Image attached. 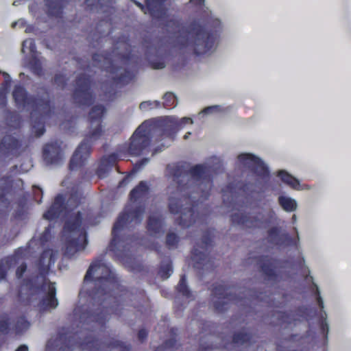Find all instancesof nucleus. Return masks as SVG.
Here are the masks:
<instances>
[{
  "instance_id": "obj_1",
  "label": "nucleus",
  "mask_w": 351,
  "mask_h": 351,
  "mask_svg": "<svg viewBox=\"0 0 351 351\" xmlns=\"http://www.w3.org/2000/svg\"><path fill=\"white\" fill-rule=\"evenodd\" d=\"M167 170L177 184L180 192L186 191L180 198L170 197L169 209L172 214H180L176 219V224L182 228H189L199 219L197 211L198 201L193 200L192 192L200 193L201 197H206L213 186V176L210 167L198 164L186 170L183 165L173 164L167 166Z\"/></svg>"
},
{
  "instance_id": "obj_2",
  "label": "nucleus",
  "mask_w": 351,
  "mask_h": 351,
  "mask_svg": "<svg viewBox=\"0 0 351 351\" xmlns=\"http://www.w3.org/2000/svg\"><path fill=\"white\" fill-rule=\"evenodd\" d=\"M89 280L94 281L95 284L91 295L101 299L102 303L88 318L104 326L110 315H120L123 302L130 291L120 284L119 278L101 259L95 260L90 265L84 278V282Z\"/></svg>"
},
{
  "instance_id": "obj_3",
  "label": "nucleus",
  "mask_w": 351,
  "mask_h": 351,
  "mask_svg": "<svg viewBox=\"0 0 351 351\" xmlns=\"http://www.w3.org/2000/svg\"><path fill=\"white\" fill-rule=\"evenodd\" d=\"M221 31V23L217 19L194 20L188 25L187 37L182 38L180 45L189 48L197 56L210 55L217 47Z\"/></svg>"
},
{
  "instance_id": "obj_4",
  "label": "nucleus",
  "mask_w": 351,
  "mask_h": 351,
  "mask_svg": "<svg viewBox=\"0 0 351 351\" xmlns=\"http://www.w3.org/2000/svg\"><path fill=\"white\" fill-rule=\"evenodd\" d=\"M149 195V187L145 181H141L130 193V200L134 203L145 204ZM145 212V205H139L134 209L125 208L119 215L112 230V239L109 243L110 251L116 252L122 240L120 232L128 225L138 224L141 222Z\"/></svg>"
},
{
  "instance_id": "obj_5",
  "label": "nucleus",
  "mask_w": 351,
  "mask_h": 351,
  "mask_svg": "<svg viewBox=\"0 0 351 351\" xmlns=\"http://www.w3.org/2000/svg\"><path fill=\"white\" fill-rule=\"evenodd\" d=\"M12 97L18 108L30 107L32 131L35 136L40 137L45 132V121L52 114L51 101L47 97H36L29 95L26 88L21 84L14 86Z\"/></svg>"
},
{
  "instance_id": "obj_6",
  "label": "nucleus",
  "mask_w": 351,
  "mask_h": 351,
  "mask_svg": "<svg viewBox=\"0 0 351 351\" xmlns=\"http://www.w3.org/2000/svg\"><path fill=\"white\" fill-rule=\"evenodd\" d=\"M53 263V253L50 250H45L40 255L37 261V267L39 276L36 278H41V283L36 285L34 279L26 278L23 280V285L29 291L42 292L45 293L40 301V306L43 310L55 308L58 305V301L56 297V289L54 282L48 280L47 275L50 267Z\"/></svg>"
},
{
  "instance_id": "obj_7",
  "label": "nucleus",
  "mask_w": 351,
  "mask_h": 351,
  "mask_svg": "<svg viewBox=\"0 0 351 351\" xmlns=\"http://www.w3.org/2000/svg\"><path fill=\"white\" fill-rule=\"evenodd\" d=\"M106 112L104 106H94L88 113L90 130L75 149L69 162V169L76 170L84 165L91 154L93 144L102 135V121Z\"/></svg>"
},
{
  "instance_id": "obj_8",
  "label": "nucleus",
  "mask_w": 351,
  "mask_h": 351,
  "mask_svg": "<svg viewBox=\"0 0 351 351\" xmlns=\"http://www.w3.org/2000/svg\"><path fill=\"white\" fill-rule=\"evenodd\" d=\"M82 214L78 211L71 215L63 226V235L66 237L64 255L71 258L79 251L85 249L88 244L87 233L82 227Z\"/></svg>"
},
{
  "instance_id": "obj_9",
  "label": "nucleus",
  "mask_w": 351,
  "mask_h": 351,
  "mask_svg": "<svg viewBox=\"0 0 351 351\" xmlns=\"http://www.w3.org/2000/svg\"><path fill=\"white\" fill-rule=\"evenodd\" d=\"M73 336L67 337L66 333H60L58 340L61 342L59 346V351H73L77 347L82 351H106L107 349L117 348L121 351H130L131 346L125 343L112 339L109 341H103L97 338H87L82 342H73Z\"/></svg>"
},
{
  "instance_id": "obj_10",
  "label": "nucleus",
  "mask_w": 351,
  "mask_h": 351,
  "mask_svg": "<svg viewBox=\"0 0 351 351\" xmlns=\"http://www.w3.org/2000/svg\"><path fill=\"white\" fill-rule=\"evenodd\" d=\"M213 231L212 230H206L200 241L195 243L191 251L193 267L203 272L211 271L215 267L214 260L210 256L213 248Z\"/></svg>"
},
{
  "instance_id": "obj_11",
  "label": "nucleus",
  "mask_w": 351,
  "mask_h": 351,
  "mask_svg": "<svg viewBox=\"0 0 351 351\" xmlns=\"http://www.w3.org/2000/svg\"><path fill=\"white\" fill-rule=\"evenodd\" d=\"M82 198V194L78 191L72 192L65 203V199L61 194L56 196L53 202L48 210L43 214V218L49 221H52L59 218L64 213L66 212L68 217L71 215L76 213H69L75 208H77L81 204Z\"/></svg>"
},
{
  "instance_id": "obj_12",
  "label": "nucleus",
  "mask_w": 351,
  "mask_h": 351,
  "mask_svg": "<svg viewBox=\"0 0 351 351\" xmlns=\"http://www.w3.org/2000/svg\"><path fill=\"white\" fill-rule=\"evenodd\" d=\"M154 132V128L149 121L143 122L130 139L128 153L132 156H140L149 146Z\"/></svg>"
},
{
  "instance_id": "obj_13",
  "label": "nucleus",
  "mask_w": 351,
  "mask_h": 351,
  "mask_svg": "<svg viewBox=\"0 0 351 351\" xmlns=\"http://www.w3.org/2000/svg\"><path fill=\"white\" fill-rule=\"evenodd\" d=\"M230 289V287L223 284L216 285L213 287L212 295L217 299V300L213 302L215 312H225L230 303L240 306L247 302V300L251 301L249 298L245 297L243 298L235 293H232L231 291H229Z\"/></svg>"
},
{
  "instance_id": "obj_14",
  "label": "nucleus",
  "mask_w": 351,
  "mask_h": 351,
  "mask_svg": "<svg viewBox=\"0 0 351 351\" xmlns=\"http://www.w3.org/2000/svg\"><path fill=\"white\" fill-rule=\"evenodd\" d=\"M75 88L73 92V99L80 106H90L95 100L91 90L93 81L91 77L85 73L79 74L75 81Z\"/></svg>"
},
{
  "instance_id": "obj_15",
  "label": "nucleus",
  "mask_w": 351,
  "mask_h": 351,
  "mask_svg": "<svg viewBox=\"0 0 351 351\" xmlns=\"http://www.w3.org/2000/svg\"><path fill=\"white\" fill-rule=\"evenodd\" d=\"M237 158L241 163L247 165L258 177L262 179L269 178V169L259 158L247 153L241 154Z\"/></svg>"
},
{
  "instance_id": "obj_16",
  "label": "nucleus",
  "mask_w": 351,
  "mask_h": 351,
  "mask_svg": "<svg viewBox=\"0 0 351 351\" xmlns=\"http://www.w3.org/2000/svg\"><path fill=\"white\" fill-rule=\"evenodd\" d=\"M138 7L145 14L147 10L154 19L160 20L167 15V9L165 8V3L167 0H145V5L136 0H130Z\"/></svg>"
},
{
  "instance_id": "obj_17",
  "label": "nucleus",
  "mask_w": 351,
  "mask_h": 351,
  "mask_svg": "<svg viewBox=\"0 0 351 351\" xmlns=\"http://www.w3.org/2000/svg\"><path fill=\"white\" fill-rule=\"evenodd\" d=\"M62 144V141L56 140L44 145L43 157L47 164L58 165L62 161L63 157Z\"/></svg>"
},
{
  "instance_id": "obj_18",
  "label": "nucleus",
  "mask_w": 351,
  "mask_h": 351,
  "mask_svg": "<svg viewBox=\"0 0 351 351\" xmlns=\"http://www.w3.org/2000/svg\"><path fill=\"white\" fill-rule=\"evenodd\" d=\"M267 241L278 246H289L295 244L293 239L287 232H281L280 227H272L267 230Z\"/></svg>"
},
{
  "instance_id": "obj_19",
  "label": "nucleus",
  "mask_w": 351,
  "mask_h": 351,
  "mask_svg": "<svg viewBox=\"0 0 351 351\" xmlns=\"http://www.w3.org/2000/svg\"><path fill=\"white\" fill-rule=\"evenodd\" d=\"M278 260L268 256H261L258 258V264L261 271L269 280H276L278 274L275 270Z\"/></svg>"
},
{
  "instance_id": "obj_20",
  "label": "nucleus",
  "mask_w": 351,
  "mask_h": 351,
  "mask_svg": "<svg viewBox=\"0 0 351 351\" xmlns=\"http://www.w3.org/2000/svg\"><path fill=\"white\" fill-rule=\"evenodd\" d=\"M230 217L233 225H238L246 228H258L262 224V221L258 216H250L244 213H234Z\"/></svg>"
},
{
  "instance_id": "obj_21",
  "label": "nucleus",
  "mask_w": 351,
  "mask_h": 351,
  "mask_svg": "<svg viewBox=\"0 0 351 351\" xmlns=\"http://www.w3.org/2000/svg\"><path fill=\"white\" fill-rule=\"evenodd\" d=\"M69 0H44L45 12L49 17L62 19L64 9Z\"/></svg>"
},
{
  "instance_id": "obj_22",
  "label": "nucleus",
  "mask_w": 351,
  "mask_h": 351,
  "mask_svg": "<svg viewBox=\"0 0 351 351\" xmlns=\"http://www.w3.org/2000/svg\"><path fill=\"white\" fill-rule=\"evenodd\" d=\"M118 161V155L112 153L108 156H104L99 162V167L96 171V174L99 178H104L106 174L112 169Z\"/></svg>"
},
{
  "instance_id": "obj_23",
  "label": "nucleus",
  "mask_w": 351,
  "mask_h": 351,
  "mask_svg": "<svg viewBox=\"0 0 351 351\" xmlns=\"http://www.w3.org/2000/svg\"><path fill=\"white\" fill-rule=\"evenodd\" d=\"M21 146L19 141L12 135H5L0 143V149L5 154H15Z\"/></svg>"
},
{
  "instance_id": "obj_24",
  "label": "nucleus",
  "mask_w": 351,
  "mask_h": 351,
  "mask_svg": "<svg viewBox=\"0 0 351 351\" xmlns=\"http://www.w3.org/2000/svg\"><path fill=\"white\" fill-rule=\"evenodd\" d=\"M164 219L162 216H149L147 219V229L152 236H156L162 232Z\"/></svg>"
},
{
  "instance_id": "obj_25",
  "label": "nucleus",
  "mask_w": 351,
  "mask_h": 351,
  "mask_svg": "<svg viewBox=\"0 0 351 351\" xmlns=\"http://www.w3.org/2000/svg\"><path fill=\"white\" fill-rule=\"evenodd\" d=\"M0 182H3V185L0 186V204L8 208L10 202L6 195L10 192L12 188V180L9 176H3L0 178Z\"/></svg>"
},
{
  "instance_id": "obj_26",
  "label": "nucleus",
  "mask_w": 351,
  "mask_h": 351,
  "mask_svg": "<svg viewBox=\"0 0 351 351\" xmlns=\"http://www.w3.org/2000/svg\"><path fill=\"white\" fill-rule=\"evenodd\" d=\"M278 176L280 178V180L290 187L295 190H300L301 186L300 181L289 174L285 170H280L278 172Z\"/></svg>"
},
{
  "instance_id": "obj_27",
  "label": "nucleus",
  "mask_w": 351,
  "mask_h": 351,
  "mask_svg": "<svg viewBox=\"0 0 351 351\" xmlns=\"http://www.w3.org/2000/svg\"><path fill=\"white\" fill-rule=\"evenodd\" d=\"M92 60L93 62L94 66L101 68V69H103V67H104L103 64H101L102 62L109 63L110 64V66H109V68L110 69H106V70L107 71H110V73H116V71H114V68L113 66L112 62L110 60V58L108 57V56H106V55L104 56L103 54L95 53H93L92 56Z\"/></svg>"
},
{
  "instance_id": "obj_28",
  "label": "nucleus",
  "mask_w": 351,
  "mask_h": 351,
  "mask_svg": "<svg viewBox=\"0 0 351 351\" xmlns=\"http://www.w3.org/2000/svg\"><path fill=\"white\" fill-rule=\"evenodd\" d=\"M165 27L169 32L173 34L176 37H178V35L184 32V27L182 23L176 19H168L165 23Z\"/></svg>"
},
{
  "instance_id": "obj_29",
  "label": "nucleus",
  "mask_w": 351,
  "mask_h": 351,
  "mask_svg": "<svg viewBox=\"0 0 351 351\" xmlns=\"http://www.w3.org/2000/svg\"><path fill=\"white\" fill-rule=\"evenodd\" d=\"M278 203L284 210L286 212H293L297 208V202L295 199L280 195L278 197Z\"/></svg>"
},
{
  "instance_id": "obj_30",
  "label": "nucleus",
  "mask_w": 351,
  "mask_h": 351,
  "mask_svg": "<svg viewBox=\"0 0 351 351\" xmlns=\"http://www.w3.org/2000/svg\"><path fill=\"white\" fill-rule=\"evenodd\" d=\"M14 256H9L3 258L0 261V280L6 278L8 270L15 263Z\"/></svg>"
},
{
  "instance_id": "obj_31",
  "label": "nucleus",
  "mask_w": 351,
  "mask_h": 351,
  "mask_svg": "<svg viewBox=\"0 0 351 351\" xmlns=\"http://www.w3.org/2000/svg\"><path fill=\"white\" fill-rule=\"evenodd\" d=\"M177 329L172 328L170 330V333L173 336L169 339L166 340L162 346L156 348L155 351H165L166 350H173L176 348L177 341L176 339Z\"/></svg>"
},
{
  "instance_id": "obj_32",
  "label": "nucleus",
  "mask_w": 351,
  "mask_h": 351,
  "mask_svg": "<svg viewBox=\"0 0 351 351\" xmlns=\"http://www.w3.org/2000/svg\"><path fill=\"white\" fill-rule=\"evenodd\" d=\"M180 241V237L176 232H169L166 234L165 245L169 250H172L177 249Z\"/></svg>"
},
{
  "instance_id": "obj_33",
  "label": "nucleus",
  "mask_w": 351,
  "mask_h": 351,
  "mask_svg": "<svg viewBox=\"0 0 351 351\" xmlns=\"http://www.w3.org/2000/svg\"><path fill=\"white\" fill-rule=\"evenodd\" d=\"M173 273L172 262L169 258L165 263L162 264L158 269V274L162 280H166L170 277Z\"/></svg>"
},
{
  "instance_id": "obj_34",
  "label": "nucleus",
  "mask_w": 351,
  "mask_h": 351,
  "mask_svg": "<svg viewBox=\"0 0 351 351\" xmlns=\"http://www.w3.org/2000/svg\"><path fill=\"white\" fill-rule=\"evenodd\" d=\"M177 291L181 293L183 296L186 298H190L192 296V293L189 290L187 283L186 278L185 274L181 276L180 281L176 287Z\"/></svg>"
},
{
  "instance_id": "obj_35",
  "label": "nucleus",
  "mask_w": 351,
  "mask_h": 351,
  "mask_svg": "<svg viewBox=\"0 0 351 351\" xmlns=\"http://www.w3.org/2000/svg\"><path fill=\"white\" fill-rule=\"evenodd\" d=\"M252 335L248 332H238L232 336V342L235 344H245L251 342Z\"/></svg>"
},
{
  "instance_id": "obj_36",
  "label": "nucleus",
  "mask_w": 351,
  "mask_h": 351,
  "mask_svg": "<svg viewBox=\"0 0 351 351\" xmlns=\"http://www.w3.org/2000/svg\"><path fill=\"white\" fill-rule=\"evenodd\" d=\"M163 106L165 108H173L177 105V98L173 93H166L163 96Z\"/></svg>"
},
{
  "instance_id": "obj_37",
  "label": "nucleus",
  "mask_w": 351,
  "mask_h": 351,
  "mask_svg": "<svg viewBox=\"0 0 351 351\" xmlns=\"http://www.w3.org/2000/svg\"><path fill=\"white\" fill-rule=\"evenodd\" d=\"M29 65L32 72L35 75L38 76H41L43 75L42 63L38 58L35 57L33 58L29 62Z\"/></svg>"
},
{
  "instance_id": "obj_38",
  "label": "nucleus",
  "mask_w": 351,
  "mask_h": 351,
  "mask_svg": "<svg viewBox=\"0 0 351 351\" xmlns=\"http://www.w3.org/2000/svg\"><path fill=\"white\" fill-rule=\"evenodd\" d=\"M29 322L27 320L25 316L18 317L16 324L15 330L17 333L23 332L27 330L29 327Z\"/></svg>"
},
{
  "instance_id": "obj_39",
  "label": "nucleus",
  "mask_w": 351,
  "mask_h": 351,
  "mask_svg": "<svg viewBox=\"0 0 351 351\" xmlns=\"http://www.w3.org/2000/svg\"><path fill=\"white\" fill-rule=\"evenodd\" d=\"M158 131L160 139L168 137L173 140L176 134L175 129L172 126H165L162 128H160Z\"/></svg>"
},
{
  "instance_id": "obj_40",
  "label": "nucleus",
  "mask_w": 351,
  "mask_h": 351,
  "mask_svg": "<svg viewBox=\"0 0 351 351\" xmlns=\"http://www.w3.org/2000/svg\"><path fill=\"white\" fill-rule=\"evenodd\" d=\"M132 80V75L130 71L125 70L123 73L114 78L117 84H127Z\"/></svg>"
},
{
  "instance_id": "obj_41",
  "label": "nucleus",
  "mask_w": 351,
  "mask_h": 351,
  "mask_svg": "<svg viewBox=\"0 0 351 351\" xmlns=\"http://www.w3.org/2000/svg\"><path fill=\"white\" fill-rule=\"evenodd\" d=\"M18 208L15 210L14 213V217L16 219L20 220L23 218L25 215V205L26 202L25 199H20L18 202Z\"/></svg>"
},
{
  "instance_id": "obj_42",
  "label": "nucleus",
  "mask_w": 351,
  "mask_h": 351,
  "mask_svg": "<svg viewBox=\"0 0 351 351\" xmlns=\"http://www.w3.org/2000/svg\"><path fill=\"white\" fill-rule=\"evenodd\" d=\"M0 332L2 334H8L10 330L9 317L6 313H4L0 317Z\"/></svg>"
},
{
  "instance_id": "obj_43",
  "label": "nucleus",
  "mask_w": 351,
  "mask_h": 351,
  "mask_svg": "<svg viewBox=\"0 0 351 351\" xmlns=\"http://www.w3.org/2000/svg\"><path fill=\"white\" fill-rule=\"evenodd\" d=\"M52 228L53 227L51 225H49L40 234L39 241L42 245H45L50 240L51 237Z\"/></svg>"
},
{
  "instance_id": "obj_44",
  "label": "nucleus",
  "mask_w": 351,
  "mask_h": 351,
  "mask_svg": "<svg viewBox=\"0 0 351 351\" xmlns=\"http://www.w3.org/2000/svg\"><path fill=\"white\" fill-rule=\"evenodd\" d=\"M160 102L159 101H143L139 105V108L141 110H152L154 108H160Z\"/></svg>"
},
{
  "instance_id": "obj_45",
  "label": "nucleus",
  "mask_w": 351,
  "mask_h": 351,
  "mask_svg": "<svg viewBox=\"0 0 351 351\" xmlns=\"http://www.w3.org/2000/svg\"><path fill=\"white\" fill-rule=\"evenodd\" d=\"M66 81L65 75L62 73H57L53 77V83L62 89L66 86Z\"/></svg>"
},
{
  "instance_id": "obj_46",
  "label": "nucleus",
  "mask_w": 351,
  "mask_h": 351,
  "mask_svg": "<svg viewBox=\"0 0 351 351\" xmlns=\"http://www.w3.org/2000/svg\"><path fill=\"white\" fill-rule=\"evenodd\" d=\"M27 46L31 53L36 51V44L33 39H27L23 42V48L27 47Z\"/></svg>"
},
{
  "instance_id": "obj_47",
  "label": "nucleus",
  "mask_w": 351,
  "mask_h": 351,
  "mask_svg": "<svg viewBox=\"0 0 351 351\" xmlns=\"http://www.w3.org/2000/svg\"><path fill=\"white\" fill-rule=\"evenodd\" d=\"M27 270V264L25 263H23L21 264L16 270V278L20 279L23 277L24 273Z\"/></svg>"
},
{
  "instance_id": "obj_48",
  "label": "nucleus",
  "mask_w": 351,
  "mask_h": 351,
  "mask_svg": "<svg viewBox=\"0 0 351 351\" xmlns=\"http://www.w3.org/2000/svg\"><path fill=\"white\" fill-rule=\"evenodd\" d=\"M98 3H99L98 0H85L84 1V4L86 5V8L90 11H93L97 8Z\"/></svg>"
},
{
  "instance_id": "obj_49",
  "label": "nucleus",
  "mask_w": 351,
  "mask_h": 351,
  "mask_svg": "<svg viewBox=\"0 0 351 351\" xmlns=\"http://www.w3.org/2000/svg\"><path fill=\"white\" fill-rule=\"evenodd\" d=\"M314 286L315 287V295H317V301L318 306L320 308H324V302L323 300L320 295L319 290L317 285L314 284Z\"/></svg>"
},
{
  "instance_id": "obj_50",
  "label": "nucleus",
  "mask_w": 351,
  "mask_h": 351,
  "mask_svg": "<svg viewBox=\"0 0 351 351\" xmlns=\"http://www.w3.org/2000/svg\"><path fill=\"white\" fill-rule=\"evenodd\" d=\"M148 332L146 329L142 328L138 330V339L141 342H143L146 338L147 337Z\"/></svg>"
},
{
  "instance_id": "obj_51",
  "label": "nucleus",
  "mask_w": 351,
  "mask_h": 351,
  "mask_svg": "<svg viewBox=\"0 0 351 351\" xmlns=\"http://www.w3.org/2000/svg\"><path fill=\"white\" fill-rule=\"evenodd\" d=\"M320 329L322 330V332L327 337V335L328 333V325L326 322V321L324 319V320H321L320 322Z\"/></svg>"
},
{
  "instance_id": "obj_52",
  "label": "nucleus",
  "mask_w": 351,
  "mask_h": 351,
  "mask_svg": "<svg viewBox=\"0 0 351 351\" xmlns=\"http://www.w3.org/2000/svg\"><path fill=\"white\" fill-rule=\"evenodd\" d=\"M278 318V319L281 320L282 322L289 323V316L287 312H279Z\"/></svg>"
},
{
  "instance_id": "obj_53",
  "label": "nucleus",
  "mask_w": 351,
  "mask_h": 351,
  "mask_svg": "<svg viewBox=\"0 0 351 351\" xmlns=\"http://www.w3.org/2000/svg\"><path fill=\"white\" fill-rule=\"evenodd\" d=\"M151 66L152 69H160L165 68V64L163 61L152 62Z\"/></svg>"
},
{
  "instance_id": "obj_54",
  "label": "nucleus",
  "mask_w": 351,
  "mask_h": 351,
  "mask_svg": "<svg viewBox=\"0 0 351 351\" xmlns=\"http://www.w3.org/2000/svg\"><path fill=\"white\" fill-rule=\"evenodd\" d=\"M219 106H208L202 110V112L204 114H210V113H213L215 111H217V110H219Z\"/></svg>"
},
{
  "instance_id": "obj_55",
  "label": "nucleus",
  "mask_w": 351,
  "mask_h": 351,
  "mask_svg": "<svg viewBox=\"0 0 351 351\" xmlns=\"http://www.w3.org/2000/svg\"><path fill=\"white\" fill-rule=\"evenodd\" d=\"M149 161V159L148 158H143L142 160L138 161L136 164H135V169L136 170H138L140 169H141L147 162Z\"/></svg>"
},
{
  "instance_id": "obj_56",
  "label": "nucleus",
  "mask_w": 351,
  "mask_h": 351,
  "mask_svg": "<svg viewBox=\"0 0 351 351\" xmlns=\"http://www.w3.org/2000/svg\"><path fill=\"white\" fill-rule=\"evenodd\" d=\"M7 104V99L5 95L0 91V107L4 108Z\"/></svg>"
},
{
  "instance_id": "obj_57",
  "label": "nucleus",
  "mask_w": 351,
  "mask_h": 351,
  "mask_svg": "<svg viewBox=\"0 0 351 351\" xmlns=\"http://www.w3.org/2000/svg\"><path fill=\"white\" fill-rule=\"evenodd\" d=\"M143 47L145 48V53H150L152 51L153 46L149 45V42L147 40H144Z\"/></svg>"
},
{
  "instance_id": "obj_58",
  "label": "nucleus",
  "mask_w": 351,
  "mask_h": 351,
  "mask_svg": "<svg viewBox=\"0 0 351 351\" xmlns=\"http://www.w3.org/2000/svg\"><path fill=\"white\" fill-rule=\"evenodd\" d=\"M190 3L194 5L201 7L204 4V0H190Z\"/></svg>"
},
{
  "instance_id": "obj_59",
  "label": "nucleus",
  "mask_w": 351,
  "mask_h": 351,
  "mask_svg": "<svg viewBox=\"0 0 351 351\" xmlns=\"http://www.w3.org/2000/svg\"><path fill=\"white\" fill-rule=\"evenodd\" d=\"M213 349L211 346H204L203 345L200 346L198 351H210Z\"/></svg>"
},
{
  "instance_id": "obj_60",
  "label": "nucleus",
  "mask_w": 351,
  "mask_h": 351,
  "mask_svg": "<svg viewBox=\"0 0 351 351\" xmlns=\"http://www.w3.org/2000/svg\"><path fill=\"white\" fill-rule=\"evenodd\" d=\"M15 351H28V348L25 345H21Z\"/></svg>"
},
{
  "instance_id": "obj_61",
  "label": "nucleus",
  "mask_w": 351,
  "mask_h": 351,
  "mask_svg": "<svg viewBox=\"0 0 351 351\" xmlns=\"http://www.w3.org/2000/svg\"><path fill=\"white\" fill-rule=\"evenodd\" d=\"M182 123H193V121L191 118H188V117H184L182 119Z\"/></svg>"
},
{
  "instance_id": "obj_62",
  "label": "nucleus",
  "mask_w": 351,
  "mask_h": 351,
  "mask_svg": "<svg viewBox=\"0 0 351 351\" xmlns=\"http://www.w3.org/2000/svg\"><path fill=\"white\" fill-rule=\"evenodd\" d=\"M18 23H20L21 25H25V21L22 19L19 20L18 22H14L13 24H12V27H14Z\"/></svg>"
},
{
  "instance_id": "obj_63",
  "label": "nucleus",
  "mask_w": 351,
  "mask_h": 351,
  "mask_svg": "<svg viewBox=\"0 0 351 351\" xmlns=\"http://www.w3.org/2000/svg\"><path fill=\"white\" fill-rule=\"evenodd\" d=\"M23 250L22 248H19L16 252H15V255L16 256H18L19 254H23Z\"/></svg>"
},
{
  "instance_id": "obj_64",
  "label": "nucleus",
  "mask_w": 351,
  "mask_h": 351,
  "mask_svg": "<svg viewBox=\"0 0 351 351\" xmlns=\"http://www.w3.org/2000/svg\"><path fill=\"white\" fill-rule=\"evenodd\" d=\"M86 174H87V171L85 172V175L83 176V178H84V179H86V178L90 179L93 176L92 174L90 175V176H86Z\"/></svg>"
}]
</instances>
